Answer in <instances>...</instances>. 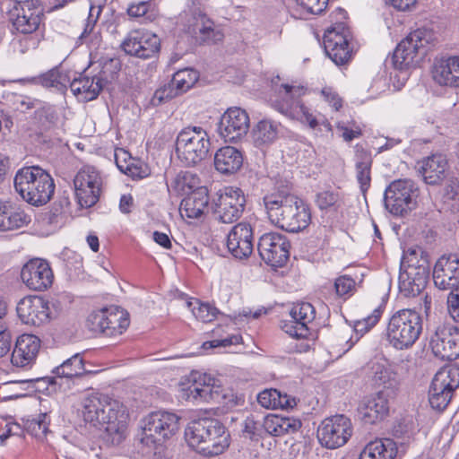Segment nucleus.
Returning a JSON list of instances; mask_svg holds the SVG:
<instances>
[{
    "mask_svg": "<svg viewBox=\"0 0 459 459\" xmlns=\"http://www.w3.org/2000/svg\"><path fill=\"white\" fill-rule=\"evenodd\" d=\"M71 80V72L64 71L58 67L34 77L32 82L46 88H56L58 91H65Z\"/></svg>",
    "mask_w": 459,
    "mask_h": 459,
    "instance_id": "39",
    "label": "nucleus"
},
{
    "mask_svg": "<svg viewBox=\"0 0 459 459\" xmlns=\"http://www.w3.org/2000/svg\"><path fill=\"white\" fill-rule=\"evenodd\" d=\"M329 0H296L299 6L310 14H320L327 7Z\"/></svg>",
    "mask_w": 459,
    "mask_h": 459,
    "instance_id": "57",
    "label": "nucleus"
},
{
    "mask_svg": "<svg viewBox=\"0 0 459 459\" xmlns=\"http://www.w3.org/2000/svg\"><path fill=\"white\" fill-rule=\"evenodd\" d=\"M355 287V281L348 276L342 275L335 280L334 288L337 295L345 296L350 294Z\"/></svg>",
    "mask_w": 459,
    "mask_h": 459,
    "instance_id": "58",
    "label": "nucleus"
},
{
    "mask_svg": "<svg viewBox=\"0 0 459 459\" xmlns=\"http://www.w3.org/2000/svg\"><path fill=\"white\" fill-rule=\"evenodd\" d=\"M124 174L134 179H141L146 178L150 174L148 166L143 161L134 159L126 167H124Z\"/></svg>",
    "mask_w": 459,
    "mask_h": 459,
    "instance_id": "55",
    "label": "nucleus"
},
{
    "mask_svg": "<svg viewBox=\"0 0 459 459\" xmlns=\"http://www.w3.org/2000/svg\"><path fill=\"white\" fill-rule=\"evenodd\" d=\"M263 203L269 221L283 230L299 232L311 221L308 205L295 195L278 190L266 194Z\"/></svg>",
    "mask_w": 459,
    "mask_h": 459,
    "instance_id": "2",
    "label": "nucleus"
},
{
    "mask_svg": "<svg viewBox=\"0 0 459 459\" xmlns=\"http://www.w3.org/2000/svg\"><path fill=\"white\" fill-rule=\"evenodd\" d=\"M301 427L299 420L276 414H269L264 418L265 435L280 437L298 431Z\"/></svg>",
    "mask_w": 459,
    "mask_h": 459,
    "instance_id": "35",
    "label": "nucleus"
},
{
    "mask_svg": "<svg viewBox=\"0 0 459 459\" xmlns=\"http://www.w3.org/2000/svg\"><path fill=\"white\" fill-rule=\"evenodd\" d=\"M373 381L378 386L396 390L401 384V377L395 365L375 363L372 366Z\"/></svg>",
    "mask_w": 459,
    "mask_h": 459,
    "instance_id": "38",
    "label": "nucleus"
},
{
    "mask_svg": "<svg viewBox=\"0 0 459 459\" xmlns=\"http://www.w3.org/2000/svg\"><path fill=\"white\" fill-rule=\"evenodd\" d=\"M378 459H394L401 452L397 442L391 438L376 439L368 443Z\"/></svg>",
    "mask_w": 459,
    "mask_h": 459,
    "instance_id": "47",
    "label": "nucleus"
},
{
    "mask_svg": "<svg viewBox=\"0 0 459 459\" xmlns=\"http://www.w3.org/2000/svg\"><path fill=\"white\" fill-rule=\"evenodd\" d=\"M101 184L100 172L91 166H85L76 173L74 187L81 208H90L98 202Z\"/></svg>",
    "mask_w": 459,
    "mask_h": 459,
    "instance_id": "16",
    "label": "nucleus"
},
{
    "mask_svg": "<svg viewBox=\"0 0 459 459\" xmlns=\"http://www.w3.org/2000/svg\"><path fill=\"white\" fill-rule=\"evenodd\" d=\"M121 47L128 55L148 59L160 51V40L156 34L149 30H134L128 33Z\"/></svg>",
    "mask_w": 459,
    "mask_h": 459,
    "instance_id": "22",
    "label": "nucleus"
},
{
    "mask_svg": "<svg viewBox=\"0 0 459 459\" xmlns=\"http://www.w3.org/2000/svg\"><path fill=\"white\" fill-rule=\"evenodd\" d=\"M207 440L204 447H202V455L204 456H215L222 454L230 446V433L219 420L206 419Z\"/></svg>",
    "mask_w": 459,
    "mask_h": 459,
    "instance_id": "30",
    "label": "nucleus"
},
{
    "mask_svg": "<svg viewBox=\"0 0 459 459\" xmlns=\"http://www.w3.org/2000/svg\"><path fill=\"white\" fill-rule=\"evenodd\" d=\"M211 141L208 133L201 126H187L178 134L176 152L186 166H194L209 154Z\"/></svg>",
    "mask_w": 459,
    "mask_h": 459,
    "instance_id": "7",
    "label": "nucleus"
},
{
    "mask_svg": "<svg viewBox=\"0 0 459 459\" xmlns=\"http://www.w3.org/2000/svg\"><path fill=\"white\" fill-rule=\"evenodd\" d=\"M31 215L17 204L0 200V231L14 230L28 226Z\"/></svg>",
    "mask_w": 459,
    "mask_h": 459,
    "instance_id": "29",
    "label": "nucleus"
},
{
    "mask_svg": "<svg viewBox=\"0 0 459 459\" xmlns=\"http://www.w3.org/2000/svg\"><path fill=\"white\" fill-rule=\"evenodd\" d=\"M178 420L175 413L158 411L150 413L143 420L142 441L160 443L172 437L178 429Z\"/></svg>",
    "mask_w": 459,
    "mask_h": 459,
    "instance_id": "14",
    "label": "nucleus"
},
{
    "mask_svg": "<svg viewBox=\"0 0 459 459\" xmlns=\"http://www.w3.org/2000/svg\"><path fill=\"white\" fill-rule=\"evenodd\" d=\"M322 95L325 100L334 108V110H338L342 107V100L334 91L331 89H324L322 91Z\"/></svg>",
    "mask_w": 459,
    "mask_h": 459,
    "instance_id": "64",
    "label": "nucleus"
},
{
    "mask_svg": "<svg viewBox=\"0 0 459 459\" xmlns=\"http://www.w3.org/2000/svg\"><path fill=\"white\" fill-rule=\"evenodd\" d=\"M351 34L348 27L337 22L336 27L328 28L324 34V48L325 54L336 65H342L351 59L349 41Z\"/></svg>",
    "mask_w": 459,
    "mask_h": 459,
    "instance_id": "18",
    "label": "nucleus"
},
{
    "mask_svg": "<svg viewBox=\"0 0 459 459\" xmlns=\"http://www.w3.org/2000/svg\"><path fill=\"white\" fill-rule=\"evenodd\" d=\"M246 203V196L241 188L225 186L212 198V210L219 221L232 223L243 214Z\"/></svg>",
    "mask_w": 459,
    "mask_h": 459,
    "instance_id": "10",
    "label": "nucleus"
},
{
    "mask_svg": "<svg viewBox=\"0 0 459 459\" xmlns=\"http://www.w3.org/2000/svg\"><path fill=\"white\" fill-rule=\"evenodd\" d=\"M337 128L342 132V137L346 142H351L361 135V130L359 126L349 128L342 124H338Z\"/></svg>",
    "mask_w": 459,
    "mask_h": 459,
    "instance_id": "63",
    "label": "nucleus"
},
{
    "mask_svg": "<svg viewBox=\"0 0 459 459\" xmlns=\"http://www.w3.org/2000/svg\"><path fill=\"white\" fill-rule=\"evenodd\" d=\"M60 310L58 301H50L39 296L24 297L16 306L21 321L31 325H41L49 322L58 316Z\"/></svg>",
    "mask_w": 459,
    "mask_h": 459,
    "instance_id": "9",
    "label": "nucleus"
},
{
    "mask_svg": "<svg viewBox=\"0 0 459 459\" xmlns=\"http://www.w3.org/2000/svg\"><path fill=\"white\" fill-rule=\"evenodd\" d=\"M290 244L286 236L270 232L264 234L258 241L261 258L273 267L283 266L290 256Z\"/></svg>",
    "mask_w": 459,
    "mask_h": 459,
    "instance_id": "20",
    "label": "nucleus"
},
{
    "mask_svg": "<svg viewBox=\"0 0 459 459\" xmlns=\"http://www.w3.org/2000/svg\"><path fill=\"white\" fill-rule=\"evenodd\" d=\"M436 42L432 30L420 28L410 32L394 49V68L403 71L418 66Z\"/></svg>",
    "mask_w": 459,
    "mask_h": 459,
    "instance_id": "5",
    "label": "nucleus"
},
{
    "mask_svg": "<svg viewBox=\"0 0 459 459\" xmlns=\"http://www.w3.org/2000/svg\"><path fill=\"white\" fill-rule=\"evenodd\" d=\"M253 242V229L247 222H239L235 225L227 237L228 250L238 259H245L252 254Z\"/></svg>",
    "mask_w": 459,
    "mask_h": 459,
    "instance_id": "26",
    "label": "nucleus"
},
{
    "mask_svg": "<svg viewBox=\"0 0 459 459\" xmlns=\"http://www.w3.org/2000/svg\"><path fill=\"white\" fill-rule=\"evenodd\" d=\"M316 204L320 210H338L342 204V198L339 192L325 190L316 195Z\"/></svg>",
    "mask_w": 459,
    "mask_h": 459,
    "instance_id": "50",
    "label": "nucleus"
},
{
    "mask_svg": "<svg viewBox=\"0 0 459 459\" xmlns=\"http://www.w3.org/2000/svg\"><path fill=\"white\" fill-rule=\"evenodd\" d=\"M243 164V155L239 150L232 146L220 148L214 156V166L222 174H233Z\"/></svg>",
    "mask_w": 459,
    "mask_h": 459,
    "instance_id": "34",
    "label": "nucleus"
},
{
    "mask_svg": "<svg viewBox=\"0 0 459 459\" xmlns=\"http://www.w3.org/2000/svg\"><path fill=\"white\" fill-rule=\"evenodd\" d=\"M243 431L247 434L251 439L263 437L265 435L264 420H255L253 417H247L244 422Z\"/></svg>",
    "mask_w": 459,
    "mask_h": 459,
    "instance_id": "56",
    "label": "nucleus"
},
{
    "mask_svg": "<svg viewBox=\"0 0 459 459\" xmlns=\"http://www.w3.org/2000/svg\"><path fill=\"white\" fill-rule=\"evenodd\" d=\"M417 188L410 179L393 181L385 191L386 210L395 216H403L416 207Z\"/></svg>",
    "mask_w": 459,
    "mask_h": 459,
    "instance_id": "13",
    "label": "nucleus"
},
{
    "mask_svg": "<svg viewBox=\"0 0 459 459\" xmlns=\"http://www.w3.org/2000/svg\"><path fill=\"white\" fill-rule=\"evenodd\" d=\"M290 316L293 320L304 323L307 326V324L315 318V309L310 303L300 302L292 306Z\"/></svg>",
    "mask_w": 459,
    "mask_h": 459,
    "instance_id": "52",
    "label": "nucleus"
},
{
    "mask_svg": "<svg viewBox=\"0 0 459 459\" xmlns=\"http://www.w3.org/2000/svg\"><path fill=\"white\" fill-rule=\"evenodd\" d=\"M96 328L108 336L121 334L129 325L128 313L118 307L104 308L93 316Z\"/></svg>",
    "mask_w": 459,
    "mask_h": 459,
    "instance_id": "24",
    "label": "nucleus"
},
{
    "mask_svg": "<svg viewBox=\"0 0 459 459\" xmlns=\"http://www.w3.org/2000/svg\"><path fill=\"white\" fill-rule=\"evenodd\" d=\"M199 73L192 68H185L176 72L171 80V86L178 92H186L198 81Z\"/></svg>",
    "mask_w": 459,
    "mask_h": 459,
    "instance_id": "44",
    "label": "nucleus"
},
{
    "mask_svg": "<svg viewBox=\"0 0 459 459\" xmlns=\"http://www.w3.org/2000/svg\"><path fill=\"white\" fill-rule=\"evenodd\" d=\"M40 349V340L33 334H22L17 338L12 352V363L15 367H26L34 362Z\"/></svg>",
    "mask_w": 459,
    "mask_h": 459,
    "instance_id": "31",
    "label": "nucleus"
},
{
    "mask_svg": "<svg viewBox=\"0 0 459 459\" xmlns=\"http://www.w3.org/2000/svg\"><path fill=\"white\" fill-rule=\"evenodd\" d=\"M13 29L21 34L37 33L43 27V8L38 0L14 1L9 12Z\"/></svg>",
    "mask_w": 459,
    "mask_h": 459,
    "instance_id": "11",
    "label": "nucleus"
},
{
    "mask_svg": "<svg viewBox=\"0 0 459 459\" xmlns=\"http://www.w3.org/2000/svg\"><path fill=\"white\" fill-rule=\"evenodd\" d=\"M351 434V420L339 414L324 420L317 429V437L320 444L329 449L344 446Z\"/></svg>",
    "mask_w": 459,
    "mask_h": 459,
    "instance_id": "17",
    "label": "nucleus"
},
{
    "mask_svg": "<svg viewBox=\"0 0 459 459\" xmlns=\"http://www.w3.org/2000/svg\"><path fill=\"white\" fill-rule=\"evenodd\" d=\"M104 86V80L100 75L88 76L80 74L78 77L71 73L68 83L73 94L78 100L87 102L95 100Z\"/></svg>",
    "mask_w": 459,
    "mask_h": 459,
    "instance_id": "28",
    "label": "nucleus"
},
{
    "mask_svg": "<svg viewBox=\"0 0 459 459\" xmlns=\"http://www.w3.org/2000/svg\"><path fill=\"white\" fill-rule=\"evenodd\" d=\"M242 338L239 335H231L221 340H213L203 343V348L205 350L213 349L217 347H228L233 344H238L241 342Z\"/></svg>",
    "mask_w": 459,
    "mask_h": 459,
    "instance_id": "60",
    "label": "nucleus"
},
{
    "mask_svg": "<svg viewBox=\"0 0 459 459\" xmlns=\"http://www.w3.org/2000/svg\"><path fill=\"white\" fill-rule=\"evenodd\" d=\"M429 347L441 360L459 358V329L441 316H429L427 324Z\"/></svg>",
    "mask_w": 459,
    "mask_h": 459,
    "instance_id": "6",
    "label": "nucleus"
},
{
    "mask_svg": "<svg viewBox=\"0 0 459 459\" xmlns=\"http://www.w3.org/2000/svg\"><path fill=\"white\" fill-rule=\"evenodd\" d=\"M275 91L276 96L272 102L276 110L287 117L307 123L310 128L315 129L318 126L316 117L300 100L306 92L304 87L281 84Z\"/></svg>",
    "mask_w": 459,
    "mask_h": 459,
    "instance_id": "8",
    "label": "nucleus"
},
{
    "mask_svg": "<svg viewBox=\"0 0 459 459\" xmlns=\"http://www.w3.org/2000/svg\"><path fill=\"white\" fill-rule=\"evenodd\" d=\"M11 339L12 336L7 325H0V358L10 351Z\"/></svg>",
    "mask_w": 459,
    "mask_h": 459,
    "instance_id": "61",
    "label": "nucleus"
},
{
    "mask_svg": "<svg viewBox=\"0 0 459 459\" xmlns=\"http://www.w3.org/2000/svg\"><path fill=\"white\" fill-rule=\"evenodd\" d=\"M96 20H92L90 17L87 20L83 31L78 38L80 44L86 43L91 48H97L100 45V34L95 31Z\"/></svg>",
    "mask_w": 459,
    "mask_h": 459,
    "instance_id": "53",
    "label": "nucleus"
},
{
    "mask_svg": "<svg viewBox=\"0 0 459 459\" xmlns=\"http://www.w3.org/2000/svg\"><path fill=\"white\" fill-rule=\"evenodd\" d=\"M83 420L97 429H104L107 438L114 445L120 444L126 437L129 413L118 400L100 394L91 393L82 403Z\"/></svg>",
    "mask_w": 459,
    "mask_h": 459,
    "instance_id": "1",
    "label": "nucleus"
},
{
    "mask_svg": "<svg viewBox=\"0 0 459 459\" xmlns=\"http://www.w3.org/2000/svg\"><path fill=\"white\" fill-rule=\"evenodd\" d=\"M281 133V124L271 119L260 120L252 130L254 144L264 148L273 144Z\"/></svg>",
    "mask_w": 459,
    "mask_h": 459,
    "instance_id": "36",
    "label": "nucleus"
},
{
    "mask_svg": "<svg viewBox=\"0 0 459 459\" xmlns=\"http://www.w3.org/2000/svg\"><path fill=\"white\" fill-rule=\"evenodd\" d=\"M419 170L424 181L429 185H436L446 177L448 162L445 155L432 154L419 162Z\"/></svg>",
    "mask_w": 459,
    "mask_h": 459,
    "instance_id": "33",
    "label": "nucleus"
},
{
    "mask_svg": "<svg viewBox=\"0 0 459 459\" xmlns=\"http://www.w3.org/2000/svg\"><path fill=\"white\" fill-rule=\"evenodd\" d=\"M13 184L16 193L34 206L48 203L55 192L52 177L37 166L20 169L14 176Z\"/></svg>",
    "mask_w": 459,
    "mask_h": 459,
    "instance_id": "3",
    "label": "nucleus"
},
{
    "mask_svg": "<svg viewBox=\"0 0 459 459\" xmlns=\"http://www.w3.org/2000/svg\"><path fill=\"white\" fill-rule=\"evenodd\" d=\"M372 165V158L370 153L364 150H358L356 152V178L359 184L360 189L365 193L371 181L370 170Z\"/></svg>",
    "mask_w": 459,
    "mask_h": 459,
    "instance_id": "42",
    "label": "nucleus"
},
{
    "mask_svg": "<svg viewBox=\"0 0 459 459\" xmlns=\"http://www.w3.org/2000/svg\"><path fill=\"white\" fill-rule=\"evenodd\" d=\"M435 286L442 290H454L459 285V257L455 254L441 256L433 270Z\"/></svg>",
    "mask_w": 459,
    "mask_h": 459,
    "instance_id": "25",
    "label": "nucleus"
},
{
    "mask_svg": "<svg viewBox=\"0 0 459 459\" xmlns=\"http://www.w3.org/2000/svg\"><path fill=\"white\" fill-rule=\"evenodd\" d=\"M415 251L403 257L399 273V290L406 297L419 295L425 288L429 278V270L423 265H416L412 262Z\"/></svg>",
    "mask_w": 459,
    "mask_h": 459,
    "instance_id": "19",
    "label": "nucleus"
},
{
    "mask_svg": "<svg viewBox=\"0 0 459 459\" xmlns=\"http://www.w3.org/2000/svg\"><path fill=\"white\" fill-rule=\"evenodd\" d=\"M250 127L247 112L238 107L228 108L221 117L218 125L220 136L229 143H235L245 137Z\"/></svg>",
    "mask_w": 459,
    "mask_h": 459,
    "instance_id": "21",
    "label": "nucleus"
},
{
    "mask_svg": "<svg viewBox=\"0 0 459 459\" xmlns=\"http://www.w3.org/2000/svg\"><path fill=\"white\" fill-rule=\"evenodd\" d=\"M431 75L434 82L444 87H459V56L436 58Z\"/></svg>",
    "mask_w": 459,
    "mask_h": 459,
    "instance_id": "27",
    "label": "nucleus"
},
{
    "mask_svg": "<svg viewBox=\"0 0 459 459\" xmlns=\"http://www.w3.org/2000/svg\"><path fill=\"white\" fill-rule=\"evenodd\" d=\"M384 308V305L380 304L373 309L370 315L362 319L356 320L353 325L354 331L360 335L370 331L379 322L383 315Z\"/></svg>",
    "mask_w": 459,
    "mask_h": 459,
    "instance_id": "49",
    "label": "nucleus"
},
{
    "mask_svg": "<svg viewBox=\"0 0 459 459\" xmlns=\"http://www.w3.org/2000/svg\"><path fill=\"white\" fill-rule=\"evenodd\" d=\"M208 204L209 196L206 189H199L182 200L180 213L187 218L197 219L204 214Z\"/></svg>",
    "mask_w": 459,
    "mask_h": 459,
    "instance_id": "37",
    "label": "nucleus"
},
{
    "mask_svg": "<svg viewBox=\"0 0 459 459\" xmlns=\"http://www.w3.org/2000/svg\"><path fill=\"white\" fill-rule=\"evenodd\" d=\"M458 386L459 366L453 365L438 370L434 376L429 390V402L431 408L439 411H444Z\"/></svg>",
    "mask_w": 459,
    "mask_h": 459,
    "instance_id": "12",
    "label": "nucleus"
},
{
    "mask_svg": "<svg viewBox=\"0 0 459 459\" xmlns=\"http://www.w3.org/2000/svg\"><path fill=\"white\" fill-rule=\"evenodd\" d=\"M281 328L290 336L297 339L306 338L309 334L308 327L304 323H298L292 318L284 322Z\"/></svg>",
    "mask_w": 459,
    "mask_h": 459,
    "instance_id": "54",
    "label": "nucleus"
},
{
    "mask_svg": "<svg viewBox=\"0 0 459 459\" xmlns=\"http://www.w3.org/2000/svg\"><path fill=\"white\" fill-rule=\"evenodd\" d=\"M358 411L360 419L365 423L375 424L388 413V401L381 392H378L363 400Z\"/></svg>",
    "mask_w": 459,
    "mask_h": 459,
    "instance_id": "32",
    "label": "nucleus"
},
{
    "mask_svg": "<svg viewBox=\"0 0 459 459\" xmlns=\"http://www.w3.org/2000/svg\"><path fill=\"white\" fill-rule=\"evenodd\" d=\"M257 402L266 409H289L296 405L294 398L276 389H265L257 395Z\"/></svg>",
    "mask_w": 459,
    "mask_h": 459,
    "instance_id": "40",
    "label": "nucleus"
},
{
    "mask_svg": "<svg viewBox=\"0 0 459 459\" xmlns=\"http://www.w3.org/2000/svg\"><path fill=\"white\" fill-rule=\"evenodd\" d=\"M21 278L29 289L44 291L52 285L54 274L47 261L35 258L23 265L21 271Z\"/></svg>",
    "mask_w": 459,
    "mask_h": 459,
    "instance_id": "23",
    "label": "nucleus"
},
{
    "mask_svg": "<svg viewBox=\"0 0 459 459\" xmlns=\"http://www.w3.org/2000/svg\"><path fill=\"white\" fill-rule=\"evenodd\" d=\"M218 382L210 374L192 371L187 377V383L182 384V397L194 401H219L221 397H224V394H222V388Z\"/></svg>",
    "mask_w": 459,
    "mask_h": 459,
    "instance_id": "15",
    "label": "nucleus"
},
{
    "mask_svg": "<svg viewBox=\"0 0 459 459\" xmlns=\"http://www.w3.org/2000/svg\"><path fill=\"white\" fill-rule=\"evenodd\" d=\"M418 431L417 425L413 422L412 420H406L400 422L397 426L394 429V436L398 438L402 439L400 442L401 446V453H404V446L403 445L405 443H409L415 434Z\"/></svg>",
    "mask_w": 459,
    "mask_h": 459,
    "instance_id": "51",
    "label": "nucleus"
},
{
    "mask_svg": "<svg viewBox=\"0 0 459 459\" xmlns=\"http://www.w3.org/2000/svg\"><path fill=\"white\" fill-rule=\"evenodd\" d=\"M53 372L59 377L71 378L80 376L83 372L82 359L78 354H75L56 367Z\"/></svg>",
    "mask_w": 459,
    "mask_h": 459,
    "instance_id": "46",
    "label": "nucleus"
},
{
    "mask_svg": "<svg viewBox=\"0 0 459 459\" xmlns=\"http://www.w3.org/2000/svg\"><path fill=\"white\" fill-rule=\"evenodd\" d=\"M450 290L447 298L448 312L455 322H459V284Z\"/></svg>",
    "mask_w": 459,
    "mask_h": 459,
    "instance_id": "59",
    "label": "nucleus"
},
{
    "mask_svg": "<svg viewBox=\"0 0 459 459\" xmlns=\"http://www.w3.org/2000/svg\"><path fill=\"white\" fill-rule=\"evenodd\" d=\"M199 31L203 41L215 43L222 39L223 34L214 28L213 22L206 20L205 16H200L192 31Z\"/></svg>",
    "mask_w": 459,
    "mask_h": 459,
    "instance_id": "45",
    "label": "nucleus"
},
{
    "mask_svg": "<svg viewBox=\"0 0 459 459\" xmlns=\"http://www.w3.org/2000/svg\"><path fill=\"white\" fill-rule=\"evenodd\" d=\"M206 419L191 421L185 430V437L190 447L202 455V447H204L207 440Z\"/></svg>",
    "mask_w": 459,
    "mask_h": 459,
    "instance_id": "41",
    "label": "nucleus"
},
{
    "mask_svg": "<svg viewBox=\"0 0 459 459\" xmlns=\"http://www.w3.org/2000/svg\"><path fill=\"white\" fill-rule=\"evenodd\" d=\"M49 421L50 420L47 413H40L35 418L27 420L25 429L37 439H43L48 433Z\"/></svg>",
    "mask_w": 459,
    "mask_h": 459,
    "instance_id": "48",
    "label": "nucleus"
},
{
    "mask_svg": "<svg viewBox=\"0 0 459 459\" xmlns=\"http://www.w3.org/2000/svg\"><path fill=\"white\" fill-rule=\"evenodd\" d=\"M187 307L195 319L203 323H210L217 318L220 311L214 306L202 302L197 299H189L186 302Z\"/></svg>",
    "mask_w": 459,
    "mask_h": 459,
    "instance_id": "43",
    "label": "nucleus"
},
{
    "mask_svg": "<svg viewBox=\"0 0 459 459\" xmlns=\"http://www.w3.org/2000/svg\"><path fill=\"white\" fill-rule=\"evenodd\" d=\"M422 332V318L412 309H400L388 319L385 338L397 351L411 348Z\"/></svg>",
    "mask_w": 459,
    "mask_h": 459,
    "instance_id": "4",
    "label": "nucleus"
},
{
    "mask_svg": "<svg viewBox=\"0 0 459 459\" xmlns=\"http://www.w3.org/2000/svg\"><path fill=\"white\" fill-rule=\"evenodd\" d=\"M115 161L117 167L121 172H124V167H126L132 162L134 159L131 156V154L123 148H117L115 150Z\"/></svg>",
    "mask_w": 459,
    "mask_h": 459,
    "instance_id": "62",
    "label": "nucleus"
}]
</instances>
